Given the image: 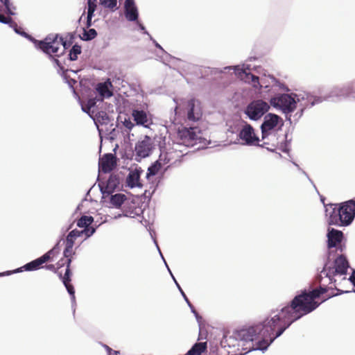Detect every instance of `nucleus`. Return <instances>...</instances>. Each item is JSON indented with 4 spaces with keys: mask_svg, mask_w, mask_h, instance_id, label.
Listing matches in <instances>:
<instances>
[{
    "mask_svg": "<svg viewBox=\"0 0 355 355\" xmlns=\"http://www.w3.org/2000/svg\"><path fill=\"white\" fill-rule=\"evenodd\" d=\"M73 244L65 241V248L63 251L64 257H72V255L75 254V252H73Z\"/></svg>",
    "mask_w": 355,
    "mask_h": 355,
    "instance_id": "40",
    "label": "nucleus"
},
{
    "mask_svg": "<svg viewBox=\"0 0 355 355\" xmlns=\"http://www.w3.org/2000/svg\"><path fill=\"white\" fill-rule=\"evenodd\" d=\"M12 28L17 34L21 35L25 38L29 39L31 37L28 33H27L26 32L24 31L23 28L18 26L17 24V26H13Z\"/></svg>",
    "mask_w": 355,
    "mask_h": 355,
    "instance_id": "46",
    "label": "nucleus"
},
{
    "mask_svg": "<svg viewBox=\"0 0 355 355\" xmlns=\"http://www.w3.org/2000/svg\"><path fill=\"white\" fill-rule=\"evenodd\" d=\"M125 182L127 187L130 189L143 187V184L140 182V177L138 176V173H133L130 171L126 177Z\"/></svg>",
    "mask_w": 355,
    "mask_h": 355,
    "instance_id": "25",
    "label": "nucleus"
},
{
    "mask_svg": "<svg viewBox=\"0 0 355 355\" xmlns=\"http://www.w3.org/2000/svg\"><path fill=\"white\" fill-rule=\"evenodd\" d=\"M274 311L271 315L265 318L262 322L257 324L243 327L236 330L233 333V337L239 341L244 343L257 341L252 344L248 352L261 351L266 352L270 345L284 334V329L278 324L277 315H273Z\"/></svg>",
    "mask_w": 355,
    "mask_h": 355,
    "instance_id": "1",
    "label": "nucleus"
},
{
    "mask_svg": "<svg viewBox=\"0 0 355 355\" xmlns=\"http://www.w3.org/2000/svg\"><path fill=\"white\" fill-rule=\"evenodd\" d=\"M187 119L189 121H199L202 116V112L200 101L194 98H191L187 101Z\"/></svg>",
    "mask_w": 355,
    "mask_h": 355,
    "instance_id": "14",
    "label": "nucleus"
},
{
    "mask_svg": "<svg viewBox=\"0 0 355 355\" xmlns=\"http://www.w3.org/2000/svg\"><path fill=\"white\" fill-rule=\"evenodd\" d=\"M325 215L329 225L347 227L355 218V200L351 199L345 202L324 206Z\"/></svg>",
    "mask_w": 355,
    "mask_h": 355,
    "instance_id": "3",
    "label": "nucleus"
},
{
    "mask_svg": "<svg viewBox=\"0 0 355 355\" xmlns=\"http://www.w3.org/2000/svg\"><path fill=\"white\" fill-rule=\"evenodd\" d=\"M108 198L109 203L112 207L119 209L126 200L127 197L125 194L121 193H117L115 194L105 195V198Z\"/></svg>",
    "mask_w": 355,
    "mask_h": 355,
    "instance_id": "23",
    "label": "nucleus"
},
{
    "mask_svg": "<svg viewBox=\"0 0 355 355\" xmlns=\"http://www.w3.org/2000/svg\"><path fill=\"white\" fill-rule=\"evenodd\" d=\"M92 114H94V119L96 125L100 123L101 125H108L111 122L110 116L104 111H95L92 110Z\"/></svg>",
    "mask_w": 355,
    "mask_h": 355,
    "instance_id": "26",
    "label": "nucleus"
},
{
    "mask_svg": "<svg viewBox=\"0 0 355 355\" xmlns=\"http://www.w3.org/2000/svg\"><path fill=\"white\" fill-rule=\"evenodd\" d=\"M62 239H60L55 245L50 250V251L54 254L55 255L58 254L60 252V243Z\"/></svg>",
    "mask_w": 355,
    "mask_h": 355,
    "instance_id": "56",
    "label": "nucleus"
},
{
    "mask_svg": "<svg viewBox=\"0 0 355 355\" xmlns=\"http://www.w3.org/2000/svg\"><path fill=\"white\" fill-rule=\"evenodd\" d=\"M287 137H288V134L286 133L285 134V141L282 142L280 144L279 147V149L281 150L283 153H289V152L291 150L290 144H291V139L288 140L287 139Z\"/></svg>",
    "mask_w": 355,
    "mask_h": 355,
    "instance_id": "39",
    "label": "nucleus"
},
{
    "mask_svg": "<svg viewBox=\"0 0 355 355\" xmlns=\"http://www.w3.org/2000/svg\"><path fill=\"white\" fill-rule=\"evenodd\" d=\"M130 171L133 173H138L139 177H141V175L143 173L142 168L140 166H138L137 165L135 166L134 169H132Z\"/></svg>",
    "mask_w": 355,
    "mask_h": 355,
    "instance_id": "60",
    "label": "nucleus"
},
{
    "mask_svg": "<svg viewBox=\"0 0 355 355\" xmlns=\"http://www.w3.org/2000/svg\"><path fill=\"white\" fill-rule=\"evenodd\" d=\"M94 16V12L93 10H87V19H86V28H90L93 25L92 18Z\"/></svg>",
    "mask_w": 355,
    "mask_h": 355,
    "instance_id": "49",
    "label": "nucleus"
},
{
    "mask_svg": "<svg viewBox=\"0 0 355 355\" xmlns=\"http://www.w3.org/2000/svg\"><path fill=\"white\" fill-rule=\"evenodd\" d=\"M66 259L64 265L66 266L64 274L62 275L61 272L58 273V277L61 279L62 284H64L67 293L70 295L71 301V307L73 309V313H75V306L76 304V296H75V288L71 282V276L72 271L71 270V264L72 262V257H64Z\"/></svg>",
    "mask_w": 355,
    "mask_h": 355,
    "instance_id": "10",
    "label": "nucleus"
},
{
    "mask_svg": "<svg viewBox=\"0 0 355 355\" xmlns=\"http://www.w3.org/2000/svg\"><path fill=\"white\" fill-rule=\"evenodd\" d=\"M98 102H100L99 97L98 96L89 98L85 105H82L81 109L83 112L88 114L92 117L90 112H92V110H94Z\"/></svg>",
    "mask_w": 355,
    "mask_h": 355,
    "instance_id": "27",
    "label": "nucleus"
},
{
    "mask_svg": "<svg viewBox=\"0 0 355 355\" xmlns=\"http://www.w3.org/2000/svg\"><path fill=\"white\" fill-rule=\"evenodd\" d=\"M6 12L10 16L15 15L16 13L15 12V10H16V7L10 3L8 4V7H5Z\"/></svg>",
    "mask_w": 355,
    "mask_h": 355,
    "instance_id": "53",
    "label": "nucleus"
},
{
    "mask_svg": "<svg viewBox=\"0 0 355 355\" xmlns=\"http://www.w3.org/2000/svg\"><path fill=\"white\" fill-rule=\"evenodd\" d=\"M349 281L353 286H355V269H352V272L349 277ZM354 291L355 292V290Z\"/></svg>",
    "mask_w": 355,
    "mask_h": 355,
    "instance_id": "64",
    "label": "nucleus"
},
{
    "mask_svg": "<svg viewBox=\"0 0 355 355\" xmlns=\"http://www.w3.org/2000/svg\"><path fill=\"white\" fill-rule=\"evenodd\" d=\"M237 131V139L242 141L241 144L248 146L259 145V137L255 135L253 127L246 121H241V127Z\"/></svg>",
    "mask_w": 355,
    "mask_h": 355,
    "instance_id": "11",
    "label": "nucleus"
},
{
    "mask_svg": "<svg viewBox=\"0 0 355 355\" xmlns=\"http://www.w3.org/2000/svg\"><path fill=\"white\" fill-rule=\"evenodd\" d=\"M320 305V303L313 300L308 294L306 289H303L286 306L282 308L279 312L275 313L273 315H277L278 324L284 332L293 322L313 312Z\"/></svg>",
    "mask_w": 355,
    "mask_h": 355,
    "instance_id": "2",
    "label": "nucleus"
},
{
    "mask_svg": "<svg viewBox=\"0 0 355 355\" xmlns=\"http://www.w3.org/2000/svg\"><path fill=\"white\" fill-rule=\"evenodd\" d=\"M349 267V263L345 254H340L336 256V253H335L334 256L329 258V254H327V259L322 270L320 272V274L317 275L315 281L320 282L322 279V275L323 274L329 279V283H332L333 281H336L334 279V276L346 275Z\"/></svg>",
    "mask_w": 355,
    "mask_h": 355,
    "instance_id": "4",
    "label": "nucleus"
},
{
    "mask_svg": "<svg viewBox=\"0 0 355 355\" xmlns=\"http://www.w3.org/2000/svg\"><path fill=\"white\" fill-rule=\"evenodd\" d=\"M82 52L81 46L78 44H73L69 50L68 59L70 61H76L78 59V55Z\"/></svg>",
    "mask_w": 355,
    "mask_h": 355,
    "instance_id": "33",
    "label": "nucleus"
},
{
    "mask_svg": "<svg viewBox=\"0 0 355 355\" xmlns=\"http://www.w3.org/2000/svg\"><path fill=\"white\" fill-rule=\"evenodd\" d=\"M300 107L301 108L293 116V120L295 123L297 122L299 119L302 116L304 110L306 108H309V104L306 103H301Z\"/></svg>",
    "mask_w": 355,
    "mask_h": 355,
    "instance_id": "38",
    "label": "nucleus"
},
{
    "mask_svg": "<svg viewBox=\"0 0 355 355\" xmlns=\"http://www.w3.org/2000/svg\"><path fill=\"white\" fill-rule=\"evenodd\" d=\"M282 112L283 114H284L285 117H286V120L287 121H288V122L290 123V124H291V123H292V119H291L292 115H291V114H292L293 112H286V111H285V110H282Z\"/></svg>",
    "mask_w": 355,
    "mask_h": 355,
    "instance_id": "61",
    "label": "nucleus"
},
{
    "mask_svg": "<svg viewBox=\"0 0 355 355\" xmlns=\"http://www.w3.org/2000/svg\"><path fill=\"white\" fill-rule=\"evenodd\" d=\"M123 8L124 16L127 21L134 22L139 19V10L135 0H125Z\"/></svg>",
    "mask_w": 355,
    "mask_h": 355,
    "instance_id": "19",
    "label": "nucleus"
},
{
    "mask_svg": "<svg viewBox=\"0 0 355 355\" xmlns=\"http://www.w3.org/2000/svg\"><path fill=\"white\" fill-rule=\"evenodd\" d=\"M16 269L12 270H6L5 272H0V277L8 276L12 274L19 273V272H15Z\"/></svg>",
    "mask_w": 355,
    "mask_h": 355,
    "instance_id": "63",
    "label": "nucleus"
},
{
    "mask_svg": "<svg viewBox=\"0 0 355 355\" xmlns=\"http://www.w3.org/2000/svg\"><path fill=\"white\" fill-rule=\"evenodd\" d=\"M248 83L252 85V86L255 89H261L262 87L259 83V77L253 73L250 75V79Z\"/></svg>",
    "mask_w": 355,
    "mask_h": 355,
    "instance_id": "42",
    "label": "nucleus"
},
{
    "mask_svg": "<svg viewBox=\"0 0 355 355\" xmlns=\"http://www.w3.org/2000/svg\"><path fill=\"white\" fill-rule=\"evenodd\" d=\"M97 227H92L91 225L89 227L83 229V230H80L83 232V234L86 236V238H89L92 236L96 231Z\"/></svg>",
    "mask_w": 355,
    "mask_h": 355,
    "instance_id": "45",
    "label": "nucleus"
},
{
    "mask_svg": "<svg viewBox=\"0 0 355 355\" xmlns=\"http://www.w3.org/2000/svg\"><path fill=\"white\" fill-rule=\"evenodd\" d=\"M284 121L281 116L274 113H268L260 126L261 139L265 140L272 132L280 130L284 126Z\"/></svg>",
    "mask_w": 355,
    "mask_h": 355,
    "instance_id": "7",
    "label": "nucleus"
},
{
    "mask_svg": "<svg viewBox=\"0 0 355 355\" xmlns=\"http://www.w3.org/2000/svg\"><path fill=\"white\" fill-rule=\"evenodd\" d=\"M135 22L136 23L137 26H138L139 30H140L143 34L147 35L148 36L150 35L149 34V33L148 32V31L146 29V27L144 26V25L139 19H137V21H135Z\"/></svg>",
    "mask_w": 355,
    "mask_h": 355,
    "instance_id": "54",
    "label": "nucleus"
},
{
    "mask_svg": "<svg viewBox=\"0 0 355 355\" xmlns=\"http://www.w3.org/2000/svg\"><path fill=\"white\" fill-rule=\"evenodd\" d=\"M113 126V123H112L110 124V128H106L105 129V132H106V135H107V138L110 140V141H114L116 139L117 137V135L119 132V130H117L116 128H118L116 126L115 128H112Z\"/></svg>",
    "mask_w": 355,
    "mask_h": 355,
    "instance_id": "36",
    "label": "nucleus"
},
{
    "mask_svg": "<svg viewBox=\"0 0 355 355\" xmlns=\"http://www.w3.org/2000/svg\"><path fill=\"white\" fill-rule=\"evenodd\" d=\"M41 268V265L40 262H38L37 259H35L26 264L23 266L16 268L15 272H21L23 271H35Z\"/></svg>",
    "mask_w": 355,
    "mask_h": 355,
    "instance_id": "29",
    "label": "nucleus"
},
{
    "mask_svg": "<svg viewBox=\"0 0 355 355\" xmlns=\"http://www.w3.org/2000/svg\"><path fill=\"white\" fill-rule=\"evenodd\" d=\"M6 22H4V24H8L10 28H12L13 26H17V23L13 21V19L8 17H6Z\"/></svg>",
    "mask_w": 355,
    "mask_h": 355,
    "instance_id": "59",
    "label": "nucleus"
},
{
    "mask_svg": "<svg viewBox=\"0 0 355 355\" xmlns=\"http://www.w3.org/2000/svg\"><path fill=\"white\" fill-rule=\"evenodd\" d=\"M328 291V288L325 285H320L318 288H313L308 291V294L313 297V300L319 298L322 295L326 293Z\"/></svg>",
    "mask_w": 355,
    "mask_h": 355,
    "instance_id": "32",
    "label": "nucleus"
},
{
    "mask_svg": "<svg viewBox=\"0 0 355 355\" xmlns=\"http://www.w3.org/2000/svg\"><path fill=\"white\" fill-rule=\"evenodd\" d=\"M159 141H158L159 142V148L160 149V150H162V148H165V145H166V137L165 136H162V135H160V137H159Z\"/></svg>",
    "mask_w": 355,
    "mask_h": 355,
    "instance_id": "58",
    "label": "nucleus"
},
{
    "mask_svg": "<svg viewBox=\"0 0 355 355\" xmlns=\"http://www.w3.org/2000/svg\"><path fill=\"white\" fill-rule=\"evenodd\" d=\"M95 92L99 97L100 103L105 98H109L113 96L112 84L109 78L105 81L96 84Z\"/></svg>",
    "mask_w": 355,
    "mask_h": 355,
    "instance_id": "17",
    "label": "nucleus"
},
{
    "mask_svg": "<svg viewBox=\"0 0 355 355\" xmlns=\"http://www.w3.org/2000/svg\"><path fill=\"white\" fill-rule=\"evenodd\" d=\"M270 108L268 104L263 100L257 99L250 102L245 108L244 113L252 121H258L265 116Z\"/></svg>",
    "mask_w": 355,
    "mask_h": 355,
    "instance_id": "9",
    "label": "nucleus"
},
{
    "mask_svg": "<svg viewBox=\"0 0 355 355\" xmlns=\"http://www.w3.org/2000/svg\"><path fill=\"white\" fill-rule=\"evenodd\" d=\"M59 49H60V46H59V44L58 42L56 43H53V45H52L51 49V54L58 53Z\"/></svg>",
    "mask_w": 355,
    "mask_h": 355,
    "instance_id": "62",
    "label": "nucleus"
},
{
    "mask_svg": "<svg viewBox=\"0 0 355 355\" xmlns=\"http://www.w3.org/2000/svg\"><path fill=\"white\" fill-rule=\"evenodd\" d=\"M162 164L159 159L153 162L148 167L146 174V178L149 180L151 177L155 176L162 168Z\"/></svg>",
    "mask_w": 355,
    "mask_h": 355,
    "instance_id": "28",
    "label": "nucleus"
},
{
    "mask_svg": "<svg viewBox=\"0 0 355 355\" xmlns=\"http://www.w3.org/2000/svg\"><path fill=\"white\" fill-rule=\"evenodd\" d=\"M49 58L58 67V73L61 75L64 72H67L68 69H65L61 61L55 55H49Z\"/></svg>",
    "mask_w": 355,
    "mask_h": 355,
    "instance_id": "37",
    "label": "nucleus"
},
{
    "mask_svg": "<svg viewBox=\"0 0 355 355\" xmlns=\"http://www.w3.org/2000/svg\"><path fill=\"white\" fill-rule=\"evenodd\" d=\"M149 38L153 42V43L154 44L156 48L159 49V50H161L162 52L164 53L167 57H168L170 58H175L174 57L171 56L169 53H168L163 49V47L151 35L149 36Z\"/></svg>",
    "mask_w": 355,
    "mask_h": 355,
    "instance_id": "48",
    "label": "nucleus"
},
{
    "mask_svg": "<svg viewBox=\"0 0 355 355\" xmlns=\"http://www.w3.org/2000/svg\"><path fill=\"white\" fill-rule=\"evenodd\" d=\"M233 69L234 73L243 81L248 83L250 79V75L252 73L250 71H246L243 67H241L240 65H234V66H227L223 67V69L220 68H214L211 70V73L214 74H220L222 73H225L227 71H230Z\"/></svg>",
    "mask_w": 355,
    "mask_h": 355,
    "instance_id": "16",
    "label": "nucleus"
},
{
    "mask_svg": "<svg viewBox=\"0 0 355 355\" xmlns=\"http://www.w3.org/2000/svg\"><path fill=\"white\" fill-rule=\"evenodd\" d=\"M94 221V217L92 216L83 215L77 220L76 225L80 228L89 227Z\"/></svg>",
    "mask_w": 355,
    "mask_h": 355,
    "instance_id": "31",
    "label": "nucleus"
},
{
    "mask_svg": "<svg viewBox=\"0 0 355 355\" xmlns=\"http://www.w3.org/2000/svg\"><path fill=\"white\" fill-rule=\"evenodd\" d=\"M154 145L151 137L145 135L142 139L139 140L135 146V159L140 162L142 159L148 157L153 153Z\"/></svg>",
    "mask_w": 355,
    "mask_h": 355,
    "instance_id": "12",
    "label": "nucleus"
},
{
    "mask_svg": "<svg viewBox=\"0 0 355 355\" xmlns=\"http://www.w3.org/2000/svg\"><path fill=\"white\" fill-rule=\"evenodd\" d=\"M167 270L170 274V275L171 276V278L173 280L175 286H177L178 291H180L181 295L182 296V297H184V296H186V294L184 292V291L182 290V287L180 286V285L179 284V283L178 282V281L176 280L175 277H174L173 274L172 273L170 268L168 266H167Z\"/></svg>",
    "mask_w": 355,
    "mask_h": 355,
    "instance_id": "47",
    "label": "nucleus"
},
{
    "mask_svg": "<svg viewBox=\"0 0 355 355\" xmlns=\"http://www.w3.org/2000/svg\"><path fill=\"white\" fill-rule=\"evenodd\" d=\"M158 183H159V181L157 182V183H154V182H152V185L150 187V189H152L151 191H150L149 190H146L144 191V195L145 196H147L150 198L153 194L155 192L157 187H158Z\"/></svg>",
    "mask_w": 355,
    "mask_h": 355,
    "instance_id": "51",
    "label": "nucleus"
},
{
    "mask_svg": "<svg viewBox=\"0 0 355 355\" xmlns=\"http://www.w3.org/2000/svg\"><path fill=\"white\" fill-rule=\"evenodd\" d=\"M135 123L131 121V119L128 115H119L116 119V127L122 128L124 127L128 131H130L135 126Z\"/></svg>",
    "mask_w": 355,
    "mask_h": 355,
    "instance_id": "24",
    "label": "nucleus"
},
{
    "mask_svg": "<svg viewBox=\"0 0 355 355\" xmlns=\"http://www.w3.org/2000/svg\"><path fill=\"white\" fill-rule=\"evenodd\" d=\"M82 235H83V232H80V230L74 229L68 233V234L66 237L65 241L69 242L70 243H72L74 245L76 239L77 238L81 236Z\"/></svg>",
    "mask_w": 355,
    "mask_h": 355,
    "instance_id": "34",
    "label": "nucleus"
},
{
    "mask_svg": "<svg viewBox=\"0 0 355 355\" xmlns=\"http://www.w3.org/2000/svg\"><path fill=\"white\" fill-rule=\"evenodd\" d=\"M349 89L347 88V84L341 87H334L328 94L322 97L323 101H339L343 98H348L347 94Z\"/></svg>",
    "mask_w": 355,
    "mask_h": 355,
    "instance_id": "20",
    "label": "nucleus"
},
{
    "mask_svg": "<svg viewBox=\"0 0 355 355\" xmlns=\"http://www.w3.org/2000/svg\"><path fill=\"white\" fill-rule=\"evenodd\" d=\"M64 82L67 83L69 87L73 90V92H75L73 85L77 83L76 80L73 78H71L67 74V72H64L63 73H61L60 75Z\"/></svg>",
    "mask_w": 355,
    "mask_h": 355,
    "instance_id": "41",
    "label": "nucleus"
},
{
    "mask_svg": "<svg viewBox=\"0 0 355 355\" xmlns=\"http://www.w3.org/2000/svg\"><path fill=\"white\" fill-rule=\"evenodd\" d=\"M241 127V121L234 123L232 125H230L227 129V132L232 134H239L238 129H240Z\"/></svg>",
    "mask_w": 355,
    "mask_h": 355,
    "instance_id": "43",
    "label": "nucleus"
},
{
    "mask_svg": "<svg viewBox=\"0 0 355 355\" xmlns=\"http://www.w3.org/2000/svg\"><path fill=\"white\" fill-rule=\"evenodd\" d=\"M116 156L112 153H105L98 161V170L103 173H109L116 165Z\"/></svg>",
    "mask_w": 355,
    "mask_h": 355,
    "instance_id": "18",
    "label": "nucleus"
},
{
    "mask_svg": "<svg viewBox=\"0 0 355 355\" xmlns=\"http://www.w3.org/2000/svg\"><path fill=\"white\" fill-rule=\"evenodd\" d=\"M131 115L136 125L150 128V126L153 124L151 114L148 111V105L146 104L141 107H133Z\"/></svg>",
    "mask_w": 355,
    "mask_h": 355,
    "instance_id": "13",
    "label": "nucleus"
},
{
    "mask_svg": "<svg viewBox=\"0 0 355 355\" xmlns=\"http://www.w3.org/2000/svg\"><path fill=\"white\" fill-rule=\"evenodd\" d=\"M347 88L349 89L347 97L355 98V79L352 82L347 83Z\"/></svg>",
    "mask_w": 355,
    "mask_h": 355,
    "instance_id": "44",
    "label": "nucleus"
},
{
    "mask_svg": "<svg viewBox=\"0 0 355 355\" xmlns=\"http://www.w3.org/2000/svg\"><path fill=\"white\" fill-rule=\"evenodd\" d=\"M87 10L96 11L97 7V0H87Z\"/></svg>",
    "mask_w": 355,
    "mask_h": 355,
    "instance_id": "52",
    "label": "nucleus"
},
{
    "mask_svg": "<svg viewBox=\"0 0 355 355\" xmlns=\"http://www.w3.org/2000/svg\"><path fill=\"white\" fill-rule=\"evenodd\" d=\"M200 133L201 130L197 126L189 128L182 126V128H178L177 130L178 137L183 145L193 146L199 144H202L200 147L204 148L207 144H209L210 141L207 144V140L199 135Z\"/></svg>",
    "mask_w": 355,
    "mask_h": 355,
    "instance_id": "5",
    "label": "nucleus"
},
{
    "mask_svg": "<svg viewBox=\"0 0 355 355\" xmlns=\"http://www.w3.org/2000/svg\"><path fill=\"white\" fill-rule=\"evenodd\" d=\"M295 101L296 104L297 103H300V104L301 103H306L309 104V108L323 102L322 96H313L309 93L306 92L298 94H295Z\"/></svg>",
    "mask_w": 355,
    "mask_h": 355,
    "instance_id": "22",
    "label": "nucleus"
},
{
    "mask_svg": "<svg viewBox=\"0 0 355 355\" xmlns=\"http://www.w3.org/2000/svg\"><path fill=\"white\" fill-rule=\"evenodd\" d=\"M184 301L186 302V303L187 304L188 306L190 308V310H191V312L193 313V314H196V313L197 312V311L196 310L195 307L193 306V305L191 304V302H190V300H189V298L187 297V296H184Z\"/></svg>",
    "mask_w": 355,
    "mask_h": 355,
    "instance_id": "57",
    "label": "nucleus"
},
{
    "mask_svg": "<svg viewBox=\"0 0 355 355\" xmlns=\"http://www.w3.org/2000/svg\"><path fill=\"white\" fill-rule=\"evenodd\" d=\"M295 94H277L270 98L271 106L279 110L293 112L296 109Z\"/></svg>",
    "mask_w": 355,
    "mask_h": 355,
    "instance_id": "8",
    "label": "nucleus"
},
{
    "mask_svg": "<svg viewBox=\"0 0 355 355\" xmlns=\"http://www.w3.org/2000/svg\"><path fill=\"white\" fill-rule=\"evenodd\" d=\"M327 248L329 258L338 251L343 252L346 249V239L341 230L329 227L327 232Z\"/></svg>",
    "mask_w": 355,
    "mask_h": 355,
    "instance_id": "6",
    "label": "nucleus"
},
{
    "mask_svg": "<svg viewBox=\"0 0 355 355\" xmlns=\"http://www.w3.org/2000/svg\"><path fill=\"white\" fill-rule=\"evenodd\" d=\"M58 38L60 40V44L62 45L64 47V51L69 48L70 46L72 44L71 40H67L64 39L62 36H60V35Z\"/></svg>",
    "mask_w": 355,
    "mask_h": 355,
    "instance_id": "50",
    "label": "nucleus"
},
{
    "mask_svg": "<svg viewBox=\"0 0 355 355\" xmlns=\"http://www.w3.org/2000/svg\"><path fill=\"white\" fill-rule=\"evenodd\" d=\"M120 179L118 175L110 174L105 182L98 183V187L102 194V199H105V195L113 193L119 187Z\"/></svg>",
    "mask_w": 355,
    "mask_h": 355,
    "instance_id": "15",
    "label": "nucleus"
},
{
    "mask_svg": "<svg viewBox=\"0 0 355 355\" xmlns=\"http://www.w3.org/2000/svg\"><path fill=\"white\" fill-rule=\"evenodd\" d=\"M83 28V34L80 35V38L83 41L89 42L96 37L98 33L95 28Z\"/></svg>",
    "mask_w": 355,
    "mask_h": 355,
    "instance_id": "30",
    "label": "nucleus"
},
{
    "mask_svg": "<svg viewBox=\"0 0 355 355\" xmlns=\"http://www.w3.org/2000/svg\"><path fill=\"white\" fill-rule=\"evenodd\" d=\"M58 37L59 34L49 35L42 40H36L35 46L49 56V55H51V49L53 43L57 42Z\"/></svg>",
    "mask_w": 355,
    "mask_h": 355,
    "instance_id": "21",
    "label": "nucleus"
},
{
    "mask_svg": "<svg viewBox=\"0 0 355 355\" xmlns=\"http://www.w3.org/2000/svg\"><path fill=\"white\" fill-rule=\"evenodd\" d=\"M38 260V262H40V265L42 266L43 263H45L48 261H51V258H49V254H46V253L40 257L39 258H37Z\"/></svg>",
    "mask_w": 355,
    "mask_h": 355,
    "instance_id": "55",
    "label": "nucleus"
},
{
    "mask_svg": "<svg viewBox=\"0 0 355 355\" xmlns=\"http://www.w3.org/2000/svg\"><path fill=\"white\" fill-rule=\"evenodd\" d=\"M100 4L105 8H108L112 11H115L118 9L117 0H99Z\"/></svg>",
    "mask_w": 355,
    "mask_h": 355,
    "instance_id": "35",
    "label": "nucleus"
}]
</instances>
